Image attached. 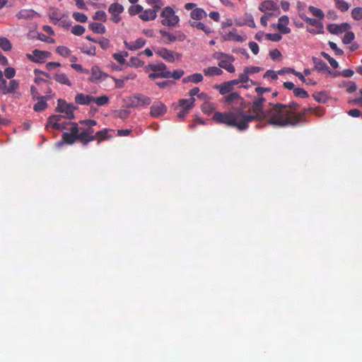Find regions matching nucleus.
<instances>
[{
	"instance_id": "obj_1",
	"label": "nucleus",
	"mask_w": 362,
	"mask_h": 362,
	"mask_svg": "<svg viewBox=\"0 0 362 362\" xmlns=\"http://www.w3.org/2000/svg\"><path fill=\"white\" fill-rule=\"evenodd\" d=\"M266 102L264 97H257L252 103V113L245 112L246 106H242L229 112H219L214 114L213 119L220 124H225L228 127H235L239 131H243L248 128L249 123L266 117L267 112L263 111V104Z\"/></svg>"
},
{
	"instance_id": "obj_2",
	"label": "nucleus",
	"mask_w": 362,
	"mask_h": 362,
	"mask_svg": "<svg viewBox=\"0 0 362 362\" xmlns=\"http://www.w3.org/2000/svg\"><path fill=\"white\" fill-rule=\"evenodd\" d=\"M79 124L80 127L77 123L71 124V127L69 129L70 132L63 134L62 140L64 143L72 145L79 141L83 146H86L95 140L93 127L97 124V122L94 119H84L79 121Z\"/></svg>"
},
{
	"instance_id": "obj_3",
	"label": "nucleus",
	"mask_w": 362,
	"mask_h": 362,
	"mask_svg": "<svg viewBox=\"0 0 362 362\" xmlns=\"http://www.w3.org/2000/svg\"><path fill=\"white\" fill-rule=\"evenodd\" d=\"M269 105L272 107L267 112L266 117L270 124L279 127L296 126L304 119V113H295L288 110L284 104Z\"/></svg>"
},
{
	"instance_id": "obj_4",
	"label": "nucleus",
	"mask_w": 362,
	"mask_h": 362,
	"mask_svg": "<svg viewBox=\"0 0 362 362\" xmlns=\"http://www.w3.org/2000/svg\"><path fill=\"white\" fill-rule=\"evenodd\" d=\"M146 72L152 71L153 72L148 74V78L154 81L158 78H170L171 71L168 69L167 66L163 62H158L157 64H149L145 67Z\"/></svg>"
},
{
	"instance_id": "obj_5",
	"label": "nucleus",
	"mask_w": 362,
	"mask_h": 362,
	"mask_svg": "<svg viewBox=\"0 0 362 362\" xmlns=\"http://www.w3.org/2000/svg\"><path fill=\"white\" fill-rule=\"evenodd\" d=\"M161 24L168 27H176L180 21V18L175 14L174 8L171 6L163 8L160 13Z\"/></svg>"
},
{
	"instance_id": "obj_6",
	"label": "nucleus",
	"mask_w": 362,
	"mask_h": 362,
	"mask_svg": "<svg viewBox=\"0 0 362 362\" xmlns=\"http://www.w3.org/2000/svg\"><path fill=\"white\" fill-rule=\"evenodd\" d=\"M159 33L161 35L162 40L165 44L174 42H182L186 38L185 33L180 30H175L173 33H170L165 29H160Z\"/></svg>"
},
{
	"instance_id": "obj_7",
	"label": "nucleus",
	"mask_w": 362,
	"mask_h": 362,
	"mask_svg": "<svg viewBox=\"0 0 362 362\" xmlns=\"http://www.w3.org/2000/svg\"><path fill=\"white\" fill-rule=\"evenodd\" d=\"M76 109L71 103H67L63 99H59L57 100V107L55 110L58 112L64 113L66 115V117L69 119H74L75 116L74 114V111Z\"/></svg>"
},
{
	"instance_id": "obj_8",
	"label": "nucleus",
	"mask_w": 362,
	"mask_h": 362,
	"mask_svg": "<svg viewBox=\"0 0 362 362\" xmlns=\"http://www.w3.org/2000/svg\"><path fill=\"white\" fill-rule=\"evenodd\" d=\"M184 7L187 11L192 10L190 18L192 21H201L207 16L206 12L202 8H197L194 3H187Z\"/></svg>"
},
{
	"instance_id": "obj_9",
	"label": "nucleus",
	"mask_w": 362,
	"mask_h": 362,
	"mask_svg": "<svg viewBox=\"0 0 362 362\" xmlns=\"http://www.w3.org/2000/svg\"><path fill=\"white\" fill-rule=\"evenodd\" d=\"M18 88L19 82L16 79H11L8 83L4 79L0 83V91L4 95L15 93Z\"/></svg>"
},
{
	"instance_id": "obj_10",
	"label": "nucleus",
	"mask_w": 362,
	"mask_h": 362,
	"mask_svg": "<svg viewBox=\"0 0 362 362\" xmlns=\"http://www.w3.org/2000/svg\"><path fill=\"white\" fill-rule=\"evenodd\" d=\"M151 98L143 94H135L134 95L129 98V106L132 107L148 106L151 104Z\"/></svg>"
},
{
	"instance_id": "obj_11",
	"label": "nucleus",
	"mask_w": 362,
	"mask_h": 362,
	"mask_svg": "<svg viewBox=\"0 0 362 362\" xmlns=\"http://www.w3.org/2000/svg\"><path fill=\"white\" fill-rule=\"evenodd\" d=\"M155 53L166 62L170 63H173L176 59H178L181 56L180 54L174 52L164 47L156 49Z\"/></svg>"
},
{
	"instance_id": "obj_12",
	"label": "nucleus",
	"mask_w": 362,
	"mask_h": 362,
	"mask_svg": "<svg viewBox=\"0 0 362 362\" xmlns=\"http://www.w3.org/2000/svg\"><path fill=\"white\" fill-rule=\"evenodd\" d=\"M51 53L47 51H41L39 49H35L33 54H27V57L32 62L36 63H44L48 57H49Z\"/></svg>"
},
{
	"instance_id": "obj_13",
	"label": "nucleus",
	"mask_w": 362,
	"mask_h": 362,
	"mask_svg": "<svg viewBox=\"0 0 362 362\" xmlns=\"http://www.w3.org/2000/svg\"><path fill=\"white\" fill-rule=\"evenodd\" d=\"M167 112L166 105L160 101L155 102L150 108V115L153 117H158Z\"/></svg>"
},
{
	"instance_id": "obj_14",
	"label": "nucleus",
	"mask_w": 362,
	"mask_h": 362,
	"mask_svg": "<svg viewBox=\"0 0 362 362\" xmlns=\"http://www.w3.org/2000/svg\"><path fill=\"white\" fill-rule=\"evenodd\" d=\"M108 77V74L102 71L98 66H93L91 68V76L89 81L93 83L102 81Z\"/></svg>"
},
{
	"instance_id": "obj_15",
	"label": "nucleus",
	"mask_w": 362,
	"mask_h": 362,
	"mask_svg": "<svg viewBox=\"0 0 362 362\" xmlns=\"http://www.w3.org/2000/svg\"><path fill=\"white\" fill-rule=\"evenodd\" d=\"M221 55L226 57L227 59L220 60L218 62L219 67L226 69L230 73H234L235 71V69L231 62L235 60V58L233 56L224 54L223 53H221Z\"/></svg>"
},
{
	"instance_id": "obj_16",
	"label": "nucleus",
	"mask_w": 362,
	"mask_h": 362,
	"mask_svg": "<svg viewBox=\"0 0 362 362\" xmlns=\"http://www.w3.org/2000/svg\"><path fill=\"white\" fill-rule=\"evenodd\" d=\"M350 28L349 24L344 23L340 25L337 24H329L327 26V30L334 35L341 34L346 30H347Z\"/></svg>"
},
{
	"instance_id": "obj_17",
	"label": "nucleus",
	"mask_w": 362,
	"mask_h": 362,
	"mask_svg": "<svg viewBox=\"0 0 362 362\" xmlns=\"http://www.w3.org/2000/svg\"><path fill=\"white\" fill-rule=\"evenodd\" d=\"M124 46L129 50L134 51L143 47L146 44V40L140 37L135 41L127 42L124 41Z\"/></svg>"
},
{
	"instance_id": "obj_18",
	"label": "nucleus",
	"mask_w": 362,
	"mask_h": 362,
	"mask_svg": "<svg viewBox=\"0 0 362 362\" xmlns=\"http://www.w3.org/2000/svg\"><path fill=\"white\" fill-rule=\"evenodd\" d=\"M289 19L287 16H282L279 18V22L277 23V29L279 31L284 34H288L291 32V29L287 27L288 24Z\"/></svg>"
},
{
	"instance_id": "obj_19",
	"label": "nucleus",
	"mask_w": 362,
	"mask_h": 362,
	"mask_svg": "<svg viewBox=\"0 0 362 362\" xmlns=\"http://www.w3.org/2000/svg\"><path fill=\"white\" fill-rule=\"evenodd\" d=\"M52 98V95L42 96L37 99V102L34 105L33 110L35 112H41L45 110L47 107V100H50Z\"/></svg>"
},
{
	"instance_id": "obj_20",
	"label": "nucleus",
	"mask_w": 362,
	"mask_h": 362,
	"mask_svg": "<svg viewBox=\"0 0 362 362\" xmlns=\"http://www.w3.org/2000/svg\"><path fill=\"white\" fill-rule=\"evenodd\" d=\"M259 9L262 12L268 11H276L279 9L278 4L272 0H267L260 4Z\"/></svg>"
},
{
	"instance_id": "obj_21",
	"label": "nucleus",
	"mask_w": 362,
	"mask_h": 362,
	"mask_svg": "<svg viewBox=\"0 0 362 362\" xmlns=\"http://www.w3.org/2000/svg\"><path fill=\"white\" fill-rule=\"evenodd\" d=\"M93 101V96L78 93L75 97V102L81 105H88Z\"/></svg>"
},
{
	"instance_id": "obj_22",
	"label": "nucleus",
	"mask_w": 362,
	"mask_h": 362,
	"mask_svg": "<svg viewBox=\"0 0 362 362\" xmlns=\"http://www.w3.org/2000/svg\"><path fill=\"white\" fill-rule=\"evenodd\" d=\"M156 16V10L152 8H148L145 11L142 10L141 13L139 15V18L145 21L154 20Z\"/></svg>"
},
{
	"instance_id": "obj_23",
	"label": "nucleus",
	"mask_w": 362,
	"mask_h": 362,
	"mask_svg": "<svg viewBox=\"0 0 362 362\" xmlns=\"http://www.w3.org/2000/svg\"><path fill=\"white\" fill-rule=\"evenodd\" d=\"M189 25L194 28L204 31L206 34L209 35L213 32L210 27L206 26L202 22L189 21Z\"/></svg>"
},
{
	"instance_id": "obj_24",
	"label": "nucleus",
	"mask_w": 362,
	"mask_h": 362,
	"mask_svg": "<svg viewBox=\"0 0 362 362\" xmlns=\"http://www.w3.org/2000/svg\"><path fill=\"white\" fill-rule=\"evenodd\" d=\"M225 101L228 103H232L234 101L240 100V107L244 106V100L240 97V94L237 92H233L226 95L225 98Z\"/></svg>"
},
{
	"instance_id": "obj_25",
	"label": "nucleus",
	"mask_w": 362,
	"mask_h": 362,
	"mask_svg": "<svg viewBox=\"0 0 362 362\" xmlns=\"http://www.w3.org/2000/svg\"><path fill=\"white\" fill-rule=\"evenodd\" d=\"M110 131L109 129H104L95 133V140H98V144H100L103 141L110 139L111 136L108 135Z\"/></svg>"
},
{
	"instance_id": "obj_26",
	"label": "nucleus",
	"mask_w": 362,
	"mask_h": 362,
	"mask_svg": "<svg viewBox=\"0 0 362 362\" xmlns=\"http://www.w3.org/2000/svg\"><path fill=\"white\" fill-rule=\"evenodd\" d=\"M204 78L202 74L197 73L192 74L190 76H188L185 78H184L182 81V83H187L188 82H192L194 83H198L199 82H202L203 81Z\"/></svg>"
},
{
	"instance_id": "obj_27",
	"label": "nucleus",
	"mask_w": 362,
	"mask_h": 362,
	"mask_svg": "<svg viewBox=\"0 0 362 362\" xmlns=\"http://www.w3.org/2000/svg\"><path fill=\"white\" fill-rule=\"evenodd\" d=\"M215 88L218 90L220 94L223 95L230 93L233 89L228 81L219 85H216Z\"/></svg>"
},
{
	"instance_id": "obj_28",
	"label": "nucleus",
	"mask_w": 362,
	"mask_h": 362,
	"mask_svg": "<svg viewBox=\"0 0 362 362\" xmlns=\"http://www.w3.org/2000/svg\"><path fill=\"white\" fill-rule=\"evenodd\" d=\"M195 99L194 98H190L189 99H180L179 100V105L182 109L191 110L194 105Z\"/></svg>"
},
{
	"instance_id": "obj_29",
	"label": "nucleus",
	"mask_w": 362,
	"mask_h": 362,
	"mask_svg": "<svg viewBox=\"0 0 362 362\" xmlns=\"http://www.w3.org/2000/svg\"><path fill=\"white\" fill-rule=\"evenodd\" d=\"M313 62L315 65V67H314L315 69H317L320 71H322L329 69V67L327 66L326 63L317 57H313Z\"/></svg>"
},
{
	"instance_id": "obj_30",
	"label": "nucleus",
	"mask_w": 362,
	"mask_h": 362,
	"mask_svg": "<svg viewBox=\"0 0 362 362\" xmlns=\"http://www.w3.org/2000/svg\"><path fill=\"white\" fill-rule=\"evenodd\" d=\"M205 76H220L223 74V71L216 66H210L204 69Z\"/></svg>"
},
{
	"instance_id": "obj_31",
	"label": "nucleus",
	"mask_w": 362,
	"mask_h": 362,
	"mask_svg": "<svg viewBox=\"0 0 362 362\" xmlns=\"http://www.w3.org/2000/svg\"><path fill=\"white\" fill-rule=\"evenodd\" d=\"M89 28L95 33L103 34L105 33V27L99 23H91L89 24Z\"/></svg>"
},
{
	"instance_id": "obj_32",
	"label": "nucleus",
	"mask_w": 362,
	"mask_h": 362,
	"mask_svg": "<svg viewBox=\"0 0 362 362\" xmlns=\"http://www.w3.org/2000/svg\"><path fill=\"white\" fill-rule=\"evenodd\" d=\"M54 78L61 84H64L68 86H71V83L69 80L67 76L64 73L56 74L54 76Z\"/></svg>"
},
{
	"instance_id": "obj_33",
	"label": "nucleus",
	"mask_w": 362,
	"mask_h": 362,
	"mask_svg": "<svg viewBox=\"0 0 362 362\" xmlns=\"http://www.w3.org/2000/svg\"><path fill=\"white\" fill-rule=\"evenodd\" d=\"M336 8L341 12L347 11L350 4L344 0H334Z\"/></svg>"
},
{
	"instance_id": "obj_34",
	"label": "nucleus",
	"mask_w": 362,
	"mask_h": 362,
	"mask_svg": "<svg viewBox=\"0 0 362 362\" xmlns=\"http://www.w3.org/2000/svg\"><path fill=\"white\" fill-rule=\"evenodd\" d=\"M127 52H122L119 53H114L112 54V57L115 61H117L120 64H124L126 62L125 58L128 57Z\"/></svg>"
},
{
	"instance_id": "obj_35",
	"label": "nucleus",
	"mask_w": 362,
	"mask_h": 362,
	"mask_svg": "<svg viewBox=\"0 0 362 362\" xmlns=\"http://www.w3.org/2000/svg\"><path fill=\"white\" fill-rule=\"evenodd\" d=\"M33 13H34L33 10L23 9V10H21L16 14V16L19 19H21V18L29 19V18H32L33 17Z\"/></svg>"
},
{
	"instance_id": "obj_36",
	"label": "nucleus",
	"mask_w": 362,
	"mask_h": 362,
	"mask_svg": "<svg viewBox=\"0 0 362 362\" xmlns=\"http://www.w3.org/2000/svg\"><path fill=\"white\" fill-rule=\"evenodd\" d=\"M124 11V8L122 5L119 4H112L109 7V9H108V11L112 14V15H115V13L116 14H119L121 13L122 12H123Z\"/></svg>"
},
{
	"instance_id": "obj_37",
	"label": "nucleus",
	"mask_w": 362,
	"mask_h": 362,
	"mask_svg": "<svg viewBox=\"0 0 362 362\" xmlns=\"http://www.w3.org/2000/svg\"><path fill=\"white\" fill-rule=\"evenodd\" d=\"M146 2L149 6L153 7L152 9L156 10V12L164 6V3L162 0H146Z\"/></svg>"
},
{
	"instance_id": "obj_38",
	"label": "nucleus",
	"mask_w": 362,
	"mask_h": 362,
	"mask_svg": "<svg viewBox=\"0 0 362 362\" xmlns=\"http://www.w3.org/2000/svg\"><path fill=\"white\" fill-rule=\"evenodd\" d=\"M215 110V105L209 102H205L202 105V110L208 115L211 114Z\"/></svg>"
},
{
	"instance_id": "obj_39",
	"label": "nucleus",
	"mask_w": 362,
	"mask_h": 362,
	"mask_svg": "<svg viewBox=\"0 0 362 362\" xmlns=\"http://www.w3.org/2000/svg\"><path fill=\"white\" fill-rule=\"evenodd\" d=\"M144 62L138 57H132L129 59V65L132 67L139 68L143 66Z\"/></svg>"
},
{
	"instance_id": "obj_40",
	"label": "nucleus",
	"mask_w": 362,
	"mask_h": 362,
	"mask_svg": "<svg viewBox=\"0 0 362 362\" xmlns=\"http://www.w3.org/2000/svg\"><path fill=\"white\" fill-rule=\"evenodd\" d=\"M308 11L315 17H317L319 18H323L325 15L323 11L315 6H310L308 7Z\"/></svg>"
},
{
	"instance_id": "obj_41",
	"label": "nucleus",
	"mask_w": 362,
	"mask_h": 362,
	"mask_svg": "<svg viewBox=\"0 0 362 362\" xmlns=\"http://www.w3.org/2000/svg\"><path fill=\"white\" fill-rule=\"evenodd\" d=\"M0 47L4 51H9L11 49V43L6 37H0Z\"/></svg>"
},
{
	"instance_id": "obj_42",
	"label": "nucleus",
	"mask_w": 362,
	"mask_h": 362,
	"mask_svg": "<svg viewBox=\"0 0 362 362\" xmlns=\"http://www.w3.org/2000/svg\"><path fill=\"white\" fill-rule=\"evenodd\" d=\"M98 106H103L109 103V98L107 96L103 95L97 98L93 97V101Z\"/></svg>"
},
{
	"instance_id": "obj_43",
	"label": "nucleus",
	"mask_w": 362,
	"mask_h": 362,
	"mask_svg": "<svg viewBox=\"0 0 362 362\" xmlns=\"http://www.w3.org/2000/svg\"><path fill=\"white\" fill-rule=\"evenodd\" d=\"M313 98L318 103H325L327 100V96L324 92H319L313 95Z\"/></svg>"
},
{
	"instance_id": "obj_44",
	"label": "nucleus",
	"mask_w": 362,
	"mask_h": 362,
	"mask_svg": "<svg viewBox=\"0 0 362 362\" xmlns=\"http://www.w3.org/2000/svg\"><path fill=\"white\" fill-rule=\"evenodd\" d=\"M65 116H63L61 115H54L49 116L47 119V123H48V124H49L52 127L53 124L61 122V120Z\"/></svg>"
},
{
	"instance_id": "obj_45",
	"label": "nucleus",
	"mask_w": 362,
	"mask_h": 362,
	"mask_svg": "<svg viewBox=\"0 0 362 362\" xmlns=\"http://www.w3.org/2000/svg\"><path fill=\"white\" fill-rule=\"evenodd\" d=\"M321 55L329 62V64L334 69H337L339 66L338 62L334 58L330 57L327 53L322 52Z\"/></svg>"
},
{
	"instance_id": "obj_46",
	"label": "nucleus",
	"mask_w": 362,
	"mask_h": 362,
	"mask_svg": "<svg viewBox=\"0 0 362 362\" xmlns=\"http://www.w3.org/2000/svg\"><path fill=\"white\" fill-rule=\"evenodd\" d=\"M74 122H59V123H55L52 124V128L54 129L62 131L64 129H68V126L70 125L71 127V124Z\"/></svg>"
},
{
	"instance_id": "obj_47",
	"label": "nucleus",
	"mask_w": 362,
	"mask_h": 362,
	"mask_svg": "<svg viewBox=\"0 0 362 362\" xmlns=\"http://www.w3.org/2000/svg\"><path fill=\"white\" fill-rule=\"evenodd\" d=\"M142 10H143V7L139 4H136V5L131 6L129 8V13L131 16H134L136 14L140 15L142 12Z\"/></svg>"
},
{
	"instance_id": "obj_48",
	"label": "nucleus",
	"mask_w": 362,
	"mask_h": 362,
	"mask_svg": "<svg viewBox=\"0 0 362 362\" xmlns=\"http://www.w3.org/2000/svg\"><path fill=\"white\" fill-rule=\"evenodd\" d=\"M293 93L296 97L301 98H306L309 96L308 92L301 88H296L293 90Z\"/></svg>"
},
{
	"instance_id": "obj_49",
	"label": "nucleus",
	"mask_w": 362,
	"mask_h": 362,
	"mask_svg": "<svg viewBox=\"0 0 362 362\" xmlns=\"http://www.w3.org/2000/svg\"><path fill=\"white\" fill-rule=\"evenodd\" d=\"M249 74L247 73H246V71L245 69H244V71L242 74H239L238 76V79H239V81L240 83H246V82H248L249 81L251 82L252 84L253 85H256L257 83L253 81L252 80H250L249 78Z\"/></svg>"
},
{
	"instance_id": "obj_50",
	"label": "nucleus",
	"mask_w": 362,
	"mask_h": 362,
	"mask_svg": "<svg viewBox=\"0 0 362 362\" xmlns=\"http://www.w3.org/2000/svg\"><path fill=\"white\" fill-rule=\"evenodd\" d=\"M352 18L356 21L362 19V7L354 8L351 11Z\"/></svg>"
},
{
	"instance_id": "obj_51",
	"label": "nucleus",
	"mask_w": 362,
	"mask_h": 362,
	"mask_svg": "<svg viewBox=\"0 0 362 362\" xmlns=\"http://www.w3.org/2000/svg\"><path fill=\"white\" fill-rule=\"evenodd\" d=\"M305 21L310 24V25L315 26V28L322 29V24L320 21H318L315 18H311L309 17H305Z\"/></svg>"
},
{
	"instance_id": "obj_52",
	"label": "nucleus",
	"mask_w": 362,
	"mask_h": 362,
	"mask_svg": "<svg viewBox=\"0 0 362 362\" xmlns=\"http://www.w3.org/2000/svg\"><path fill=\"white\" fill-rule=\"evenodd\" d=\"M73 18L80 23H86L88 20L86 15L80 12H74L73 13Z\"/></svg>"
},
{
	"instance_id": "obj_53",
	"label": "nucleus",
	"mask_w": 362,
	"mask_h": 362,
	"mask_svg": "<svg viewBox=\"0 0 362 362\" xmlns=\"http://www.w3.org/2000/svg\"><path fill=\"white\" fill-rule=\"evenodd\" d=\"M355 38V35L353 32H346L344 35L342 42L345 45L350 44Z\"/></svg>"
},
{
	"instance_id": "obj_54",
	"label": "nucleus",
	"mask_w": 362,
	"mask_h": 362,
	"mask_svg": "<svg viewBox=\"0 0 362 362\" xmlns=\"http://www.w3.org/2000/svg\"><path fill=\"white\" fill-rule=\"evenodd\" d=\"M57 52L62 57H66L70 54V49L64 46H59L56 49Z\"/></svg>"
},
{
	"instance_id": "obj_55",
	"label": "nucleus",
	"mask_w": 362,
	"mask_h": 362,
	"mask_svg": "<svg viewBox=\"0 0 362 362\" xmlns=\"http://www.w3.org/2000/svg\"><path fill=\"white\" fill-rule=\"evenodd\" d=\"M84 32L85 28L81 25H76L71 28V33L75 35L80 36L83 35Z\"/></svg>"
},
{
	"instance_id": "obj_56",
	"label": "nucleus",
	"mask_w": 362,
	"mask_h": 362,
	"mask_svg": "<svg viewBox=\"0 0 362 362\" xmlns=\"http://www.w3.org/2000/svg\"><path fill=\"white\" fill-rule=\"evenodd\" d=\"M83 53H85L90 56H94L96 54V49L95 46L90 45V47H83L81 48Z\"/></svg>"
},
{
	"instance_id": "obj_57",
	"label": "nucleus",
	"mask_w": 362,
	"mask_h": 362,
	"mask_svg": "<svg viewBox=\"0 0 362 362\" xmlns=\"http://www.w3.org/2000/svg\"><path fill=\"white\" fill-rule=\"evenodd\" d=\"M306 110H309L311 113L315 114L317 117H321L325 114V110L321 107H308Z\"/></svg>"
},
{
	"instance_id": "obj_58",
	"label": "nucleus",
	"mask_w": 362,
	"mask_h": 362,
	"mask_svg": "<svg viewBox=\"0 0 362 362\" xmlns=\"http://www.w3.org/2000/svg\"><path fill=\"white\" fill-rule=\"evenodd\" d=\"M5 76L8 79H12L16 75V69L13 67H7L4 72Z\"/></svg>"
},
{
	"instance_id": "obj_59",
	"label": "nucleus",
	"mask_w": 362,
	"mask_h": 362,
	"mask_svg": "<svg viewBox=\"0 0 362 362\" xmlns=\"http://www.w3.org/2000/svg\"><path fill=\"white\" fill-rule=\"evenodd\" d=\"M266 38L273 42H279L281 40L282 37L279 33H268L266 35Z\"/></svg>"
},
{
	"instance_id": "obj_60",
	"label": "nucleus",
	"mask_w": 362,
	"mask_h": 362,
	"mask_svg": "<svg viewBox=\"0 0 362 362\" xmlns=\"http://www.w3.org/2000/svg\"><path fill=\"white\" fill-rule=\"evenodd\" d=\"M94 20H98L101 21H106V13L103 11H98L95 13V15L93 16Z\"/></svg>"
},
{
	"instance_id": "obj_61",
	"label": "nucleus",
	"mask_w": 362,
	"mask_h": 362,
	"mask_svg": "<svg viewBox=\"0 0 362 362\" xmlns=\"http://www.w3.org/2000/svg\"><path fill=\"white\" fill-rule=\"evenodd\" d=\"M97 43L99 44L103 49H107L110 47V40L105 37L100 38L98 40Z\"/></svg>"
},
{
	"instance_id": "obj_62",
	"label": "nucleus",
	"mask_w": 362,
	"mask_h": 362,
	"mask_svg": "<svg viewBox=\"0 0 362 362\" xmlns=\"http://www.w3.org/2000/svg\"><path fill=\"white\" fill-rule=\"evenodd\" d=\"M329 45L330 48L334 51L335 54L337 55H342L344 54V51L339 48H338L337 44L334 42H329Z\"/></svg>"
},
{
	"instance_id": "obj_63",
	"label": "nucleus",
	"mask_w": 362,
	"mask_h": 362,
	"mask_svg": "<svg viewBox=\"0 0 362 362\" xmlns=\"http://www.w3.org/2000/svg\"><path fill=\"white\" fill-rule=\"evenodd\" d=\"M184 74H185L184 70L177 69V70H175L173 72H171L170 77L173 78L175 80H179Z\"/></svg>"
},
{
	"instance_id": "obj_64",
	"label": "nucleus",
	"mask_w": 362,
	"mask_h": 362,
	"mask_svg": "<svg viewBox=\"0 0 362 362\" xmlns=\"http://www.w3.org/2000/svg\"><path fill=\"white\" fill-rule=\"evenodd\" d=\"M356 84L354 81H349L346 85V89L348 93H354L356 90Z\"/></svg>"
}]
</instances>
